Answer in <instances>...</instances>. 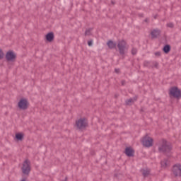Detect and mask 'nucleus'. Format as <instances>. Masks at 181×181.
Listing matches in <instances>:
<instances>
[{
  "label": "nucleus",
  "mask_w": 181,
  "mask_h": 181,
  "mask_svg": "<svg viewBox=\"0 0 181 181\" xmlns=\"http://www.w3.org/2000/svg\"><path fill=\"white\" fill-rule=\"evenodd\" d=\"M152 66H154V67L157 68L159 66V64L156 62H153Z\"/></svg>",
  "instance_id": "nucleus-24"
},
{
  "label": "nucleus",
  "mask_w": 181,
  "mask_h": 181,
  "mask_svg": "<svg viewBox=\"0 0 181 181\" xmlns=\"http://www.w3.org/2000/svg\"><path fill=\"white\" fill-rule=\"evenodd\" d=\"M6 62H15L16 60V54L12 50H9L6 54Z\"/></svg>",
  "instance_id": "nucleus-8"
},
{
  "label": "nucleus",
  "mask_w": 181,
  "mask_h": 181,
  "mask_svg": "<svg viewBox=\"0 0 181 181\" xmlns=\"http://www.w3.org/2000/svg\"><path fill=\"white\" fill-rule=\"evenodd\" d=\"M144 22H148V18H146V19L144 20Z\"/></svg>",
  "instance_id": "nucleus-33"
},
{
  "label": "nucleus",
  "mask_w": 181,
  "mask_h": 181,
  "mask_svg": "<svg viewBox=\"0 0 181 181\" xmlns=\"http://www.w3.org/2000/svg\"><path fill=\"white\" fill-rule=\"evenodd\" d=\"M144 67H148L149 69H153V66L152 65V62L149 61H144Z\"/></svg>",
  "instance_id": "nucleus-17"
},
{
  "label": "nucleus",
  "mask_w": 181,
  "mask_h": 181,
  "mask_svg": "<svg viewBox=\"0 0 181 181\" xmlns=\"http://www.w3.org/2000/svg\"><path fill=\"white\" fill-rule=\"evenodd\" d=\"M141 112H144V107H141V110H140Z\"/></svg>",
  "instance_id": "nucleus-30"
},
{
  "label": "nucleus",
  "mask_w": 181,
  "mask_h": 181,
  "mask_svg": "<svg viewBox=\"0 0 181 181\" xmlns=\"http://www.w3.org/2000/svg\"><path fill=\"white\" fill-rule=\"evenodd\" d=\"M172 144L168 143L166 139H163L161 140V144L158 146V152L160 153H169L172 151Z\"/></svg>",
  "instance_id": "nucleus-1"
},
{
  "label": "nucleus",
  "mask_w": 181,
  "mask_h": 181,
  "mask_svg": "<svg viewBox=\"0 0 181 181\" xmlns=\"http://www.w3.org/2000/svg\"><path fill=\"white\" fill-rule=\"evenodd\" d=\"M45 39L47 42H52L54 40V33L49 32L45 35Z\"/></svg>",
  "instance_id": "nucleus-12"
},
{
  "label": "nucleus",
  "mask_w": 181,
  "mask_h": 181,
  "mask_svg": "<svg viewBox=\"0 0 181 181\" xmlns=\"http://www.w3.org/2000/svg\"><path fill=\"white\" fill-rule=\"evenodd\" d=\"M162 53L160 52H155V56H157L158 57H160Z\"/></svg>",
  "instance_id": "nucleus-25"
},
{
  "label": "nucleus",
  "mask_w": 181,
  "mask_h": 181,
  "mask_svg": "<svg viewBox=\"0 0 181 181\" xmlns=\"http://www.w3.org/2000/svg\"><path fill=\"white\" fill-rule=\"evenodd\" d=\"M171 47L169 45H165L163 48V52L168 54L170 52Z\"/></svg>",
  "instance_id": "nucleus-14"
},
{
  "label": "nucleus",
  "mask_w": 181,
  "mask_h": 181,
  "mask_svg": "<svg viewBox=\"0 0 181 181\" xmlns=\"http://www.w3.org/2000/svg\"><path fill=\"white\" fill-rule=\"evenodd\" d=\"M88 46H93V40L88 41Z\"/></svg>",
  "instance_id": "nucleus-26"
},
{
  "label": "nucleus",
  "mask_w": 181,
  "mask_h": 181,
  "mask_svg": "<svg viewBox=\"0 0 181 181\" xmlns=\"http://www.w3.org/2000/svg\"><path fill=\"white\" fill-rule=\"evenodd\" d=\"M141 172L144 177H148L151 175V170H142Z\"/></svg>",
  "instance_id": "nucleus-15"
},
{
  "label": "nucleus",
  "mask_w": 181,
  "mask_h": 181,
  "mask_svg": "<svg viewBox=\"0 0 181 181\" xmlns=\"http://www.w3.org/2000/svg\"><path fill=\"white\" fill-rule=\"evenodd\" d=\"M112 4L114 5V4H115L114 1H112Z\"/></svg>",
  "instance_id": "nucleus-35"
},
{
  "label": "nucleus",
  "mask_w": 181,
  "mask_h": 181,
  "mask_svg": "<svg viewBox=\"0 0 181 181\" xmlns=\"http://www.w3.org/2000/svg\"><path fill=\"white\" fill-rule=\"evenodd\" d=\"M117 48L119 49V54H121V56H124V54H125V52L128 50L127 42L124 40H119L117 42Z\"/></svg>",
  "instance_id": "nucleus-3"
},
{
  "label": "nucleus",
  "mask_w": 181,
  "mask_h": 181,
  "mask_svg": "<svg viewBox=\"0 0 181 181\" xmlns=\"http://www.w3.org/2000/svg\"><path fill=\"white\" fill-rule=\"evenodd\" d=\"M160 33H161L160 30L158 28L153 30L151 32V39H158V37L160 36Z\"/></svg>",
  "instance_id": "nucleus-10"
},
{
  "label": "nucleus",
  "mask_w": 181,
  "mask_h": 181,
  "mask_svg": "<svg viewBox=\"0 0 181 181\" xmlns=\"http://www.w3.org/2000/svg\"><path fill=\"white\" fill-rule=\"evenodd\" d=\"M21 170L23 175H26V176H29V173H30V170H31L30 160H29L28 159H26L23 162V166L21 168Z\"/></svg>",
  "instance_id": "nucleus-5"
},
{
  "label": "nucleus",
  "mask_w": 181,
  "mask_h": 181,
  "mask_svg": "<svg viewBox=\"0 0 181 181\" xmlns=\"http://www.w3.org/2000/svg\"><path fill=\"white\" fill-rule=\"evenodd\" d=\"M173 173L175 177H181V164H175L173 166Z\"/></svg>",
  "instance_id": "nucleus-9"
},
{
  "label": "nucleus",
  "mask_w": 181,
  "mask_h": 181,
  "mask_svg": "<svg viewBox=\"0 0 181 181\" xmlns=\"http://www.w3.org/2000/svg\"><path fill=\"white\" fill-rule=\"evenodd\" d=\"M158 18V15L154 16V19H156Z\"/></svg>",
  "instance_id": "nucleus-31"
},
{
  "label": "nucleus",
  "mask_w": 181,
  "mask_h": 181,
  "mask_svg": "<svg viewBox=\"0 0 181 181\" xmlns=\"http://www.w3.org/2000/svg\"><path fill=\"white\" fill-rule=\"evenodd\" d=\"M162 168H167L168 167V160H164L160 162Z\"/></svg>",
  "instance_id": "nucleus-18"
},
{
  "label": "nucleus",
  "mask_w": 181,
  "mask_h": 181,
  "mask_svg": "<svg viewBox=\"0 0 181 181\" xmlns=\"http://www.w3.org/2000/svg\"><path fill=\"white\" fill-rule=\"evenodd\" d=\"M76 127L78 129H84L88 127V122L85 117L80 118L78 120L76 121Z\"/></svg>",
  "instance_id": "nucleus-4"
},
{
  "label": "nucleus",
  "mask_w": 181,
  "mask_h": 181,
  "mask_svg": "<svg viewBox=\"0 0 181 181\" xmlns=\"http://www.w3.org/2000/svg\"><path fill=\"white\" fill-rule=\"evenodd\" d=\"M24 134L22 133L16 134V139L18 141H23Z\"/></svg>",
  "instance_id": "nucleus-16"
},
{
  "label": "nucleus",
  "mask_w": 181,
  "mask_h": 181,
  "mask_svg": "<svg viewBox=\"0 0 181 181\" xmlns=\"http://www.w3.org/2000/svg\"><path fill=\"white\" fill-rule=\"evenodd\" d=\"M62 181H67V177H65L64 180H62Z\"/></svg>",
  "instance_id": "nucleus-32"
},
{
  "label": "nucleus",
  "mask_w": 181,
  "mask_h": 181,
  "mask_svg": "<svg viewBox=\"0 0 181 181\" xmlns=\"http://www.w3.org/2000/svg\"><path fill=\"white\" fill-rule=\"evenodd\" d=\"M115 98H117L118 95H115Z\"/></svg>",
  "instance_id": "nucleus-34"
},
{
  "label": "nucleus",
  "mask_w": 181,
  "mask_h": 181,
  "mask_svg": "<svg viewBox=\"0 0 181 181\" xmlns=\"http://www.w3.org/2000/svg\"><path fill=\"white\" fill-rule=\"evenodd\" d=\"M5 56V54L4 53V51L2 49L0 48V60H2Z\"/></svg>",
  "instance_id": "nucleus-19"
},
{
  "label": "nucleus",
  "mask_w": 181,
  "mask_h": 181,
  "mask_svg": "<svg viewBox=\"0 0 181 181\" xmlns=\"http://www.w3.org/2000/svg\"><path fill=\"white\" fill-rule=\"evenodd\" d=\"M90 35H91V30H86L85 32V36H90Z\"/></svg>",
  "instance_id": "nucleus-23"
},
{
  "label": "nucleus",
  "mask_w": 181,
  "mask_h": 181,
  "mask_svg": "<svg viewBox=\"0 0 181 181\" xmlns=\"http://www.w3.org/2000/svg\"><path fill=\"white\" fill-rule=\"evenodd\" d=\"M115 73H119V69H115Z\"/></svg>",
  "instance_id": "nucleus-29"
},
{
  "label": "nucleus",
  "mask_w": 181,
  "mask_h": 181,
  "mask_svg": "<svg viewBox=\"0 0 181 181\" xmlns=\"http://www.w3.org/2000/svg\"><path fill=\"white\" fill-rule=\"evenodd\" d=\"M167 28H170L171 29H173L175 28V25L173 23H167Z\"/></svg>",
  "instance_id": "nucleus-22"
},
{
  "label": "nucleus",
  "mask_w": 181,
  "mask_h": 181,
  "mask_svg": "<svg viewBox=\"0 0 181 181\" xmlns=\"http://www.w3.org/2000/svg\"><path fill=\"white\" fill-rule=\"evenodd\" d=\"M107 47L109 49H117V42H114V41L110 40L107 42Z\"/></svg>",
  "instance_id": "nucleus-13"
},
{
  "label": "nucleus",
  "mask_w": 181,
  "mask_h": 181,
  "mask_svg": "<svg viewBox=\"0 0 181 181\" xmlns=\"http://www.w3.org/2000/svg\"><path fill=\"white\" fill-rule=\"evenodd\" d=\"M136 53H138V49L136 48H132V54H133V56H135V54H136Z\"/></svg>",
  "instance_id": "nucleus-21"
},
{
  "label": "nucleus",
  "mask_w": 181,
  "mask_h": 181,
  "mask_svg": "<svg viewBox=\"0 0 181 181\" xmlns=\"http://www.w3.org/2000/svg\"><path fill=\"white\" fill-rule=\"evenodd\" d=\"M125 81L124 80H122V81H121V83H122V86H125Z\"/></svg>",
  "instance_id": "nucleus-28"
},
{
  "label": "nucleus",
  "mask_w": 181,
  "mask_h": 181,
  "mask_svg": "<svg viewBox=\"0 0 181 181\" xmlns=\"http://www.w3.org/2000/svg\"><path fill=\"white\" fill-rule=\"evenodd\" d=\"M141 142L145 148H151V146H153V139L148 136V134L143 137Z\"/></svg>",
  "instance_id": "nucleus-6"
},
{
  "label": "nucleus",
  "mask_w": 181,
  "mask_h": 181,
  "mask_svg": "<svg viewBox=\"0 0 181 181\" xmlns=\"http://www.w3.org/2000/svg\"><path fill=\"white\" fill-rule=\"evenodd\" d=\"M132 100H133V102H134V101H136V100H138V96H134V97L132 98Z\"/></svg>",
  "instance_id": "nucleus-27"
},
{
  "label": "nucleus",
  "mask_w": 181,
  "mask_h": 181,
  "mask_svg": "<svg viewBox=\"0 0 181 181\" xmlns=\"http://www.w3.org/2000/svg\"><path fill=\"white\" fill-rule=\"evenodd\" d=\"M18 107L20 110L25 111L29 108V102L26 98H21L18 103Z\"/></svg>",
  "instance_id": "nucleus-7"
},
{
  "label": "nucleus",
  "mask_w": 181,
  "mask_h": 181,
  "mask_svg": "<svg viewBox=\"0 0 181 181\" xmlns=\"http://www.w3.org/2000/svg\"><path fill=\"white\" fill-rule=\"evenodd\" d=\"M169 95L173 98H177V100H180L181 90L177 86H173L170 88Z\"/></svg>",
  "instance_id": "nucleus-2"
},
{
  "label": "nucleus",
  "mask_w": 181,
  "mask_h": 181,
  "mask_svg": "<svg viewBox=\"0 0 181 181\" xmlns=\"http://www.w3.org/2000/svg\"><path fill=\"white\" fill-rule=\"evenodd\" d=\"M124 153L127 156H129V158H132V156L135 155V150L131 147H127L125 148Z\"/></svg>",
  "instance_id": "nucleus-11"
},
{
  "label": "nucleus",
  "mask_w": 181,
  "mask_h": 181,
  "mask_svg": "<svg viewBox=\"0 0 181 181\" xmlns=\"http://www.w3.org/2000/svg\"><path fill=\"white\" fill-rule=\"evenodd\" d=\"M125 103H126V105H129V104H130L131 103H134V99H132V98L127 99V100L125 101Z\"/></svg>",
  "instance_id": "nucleus-20"
}]
</instances>
